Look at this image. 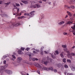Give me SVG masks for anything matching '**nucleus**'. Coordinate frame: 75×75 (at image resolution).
<instances>
[{
    "label": "nucleus",
    "mask_w": 75,
    "mask_h": 75,
    "mask_svg": "<svg viewBox=\"0 0 75 75\" xmlns=\"http://www.w3.org/2000/svg\"><path fill=\"white\" fill-rule=\"evenodd\" d=\"M64 51L65 52H67V56L68 57V58H71L72 57L71 56V55H70V53H69V51L67 50V49L64 48Z\"/></svg>",
    "instance_id": "nucleus-1"
},
{
    "label": "nucleus",
    "mask_w": 75,
    "mask_h": 75,
    "mask_svg": "<svg viewBox=\"0 0 75 75\" xmlns=\"http://www.w3.org/2000/svg\"><path fill=\"white\" fill-rule=\"evenodd\" d=\"M41 62L42 64H44L45 65H46L48 63V61L45 62V59H42Z\"/></svg>",
    "instance_id": "nucleus-2"
},
{
    "label": "nucleus",
    "mask_w": 75,
    "mask_h": 75,
    "mask_svg": "<svg viewBox=\"0 0 75 75\" xmlns=\"http://www.w3.org/2000/svg\"><path fill=\"white\" fill-rule=\"evenodd\" d=\"M43 69L46 71H49V70H52V71L53 70V68L51 67H50L49 68L45 67L43 68Z\"/></svg>",
    "instance_id": "nucleus-3"
},
{
    "label": "nucleus",
    "mask_w": 75,
    "mask_h": 75,
    "mask_svg": "<svg viewBox=\"0 0 75 75\" xmlns=\"http://www.w3.org/2000/svg\"><path fill=\"white\" fill-rule=\"evenodd\" d=\"M5 72H6V73H7V74H11V71L7 69H5Z\"/></svg>",
    "instance_id": "nucleus-4"
},
{
    "label": "nucleus",
    "mask_w": 75,
    "mask_h": 75,
    "mask_svg": "<svg viewBox=\"0 0 75 75\" xmlns=\"http://www.w3.org/2000/svg\"><path fill=\"white\" fill-rule=\"evenodd\" d=\"M21 60H22V58L20 57H19L17 59V61L18 63H20Z\"/></svg>",
    "instance_id": "nucleus-5"
},
{
    "label": "nucleus",
    "mask_w": 75,
    "mask_h": 75,
    "mask_svg": "<svg viewBox=\"0 0 75 75\" xmlns=\"http://www.w3.org/2000/svg\"><path fill=\"white\" fill-rule=\"evenodd\" d=\"M56 55V54L54 53V55L52 54H51L52 57L53 58V59H55L56 58L55 56Z\"/></svg>",
    "instance_id": "nucleus-6"
},
{
    "label": "nucleus",
    "mask_w": 75,
    "mask_h": 75,
    "mask_svg": "<svg viewBox=\"0 0 75 75\" xmlns=\"http://www.w3.org/2000/svg\"><path fill=\"white\" fill-rule=\"evenodd\" d=\"M20 24V23L18 22L17 23H16L15 24H14L13 25H14L15 27L18 26V25H20L21 24Z\"/></svg>",
    "instance_id": "nucleus-7"
},
{
    "label": "nucleus",
    "mask_w": 75,
    "mask_h": 75,
    "mask_svg": "<svg viewBox=\"0 0 75 75\" xmlns=\"http://www.w3.org/2000/svg\"><path fill=\"white\" fill-rule=\"evenodd\" d=\"M32 60L33 61H38V59L36 58H32Z\"/></svg>",
    "instance_id": "nucleus-8"
},
{
    "label": "nucleus",
    "mask_w": 75,
    "mask_h": 75,
    "mask_svg": "<svg viewBox=\"0 0 75 75\" xmlns=\"http://www.w3.org/2000/svg\"><path fill=\"white\" fill-rule=\"evenodd\" d=\"M35 12V11H33L31 12L30 13V14L31 16H33L34 15V13Z\"/></svg>",
    "instance_id": "nucleus-9"
},
{
    "label": "nucleus",
    "mask_w": 75,
    "mask_h": 75,
    "mask_svg": "<svg viewBox=\"0 0 75 75\" xmlns=\"http://www.w3.org/2000/svg\"><path fill=\"white\" fill-rule=\"evenodd\" d=\"M22 51H21V50H18V54H22Z\"/></svg>",
    "instance_id": "nucleus-10"
},
{
    "label": "nucleus",
    "mask_w": 75,
    "mask_h": 75,
    "mask_svg": "<svg viewBox=\"0 0 75 75\" xmlns=\"http://www.w3.org/2000/svg\"><path fill=\"white\" fill-rule=\"evenodd\" d=\"M67 13H68V15H69V16H72V13H71L68 11H67Z\"/></svg>",
    "instance_id": "nucleus-11"
},
{
    "label": "nucleus",
    "mask_w": 75,
    "mask_h": 75,
    "mask_svg": "<svg viewBox=\"0 0 75 75\" xmlns=\"http://www.w3.org/2000/svg\"><path fill=\"white\" fill-rule=\"evenodd\" d=\"M21 2L24 4H27L28 3V1H23V0L21 1Z\"/></svg>",
    "instance_id": "nucleus-12"
},
{
    "label": "nucleus",
    "mask_w": 75,
    "mask_h": 75,
    "mask_svg": "<svg viewBox=\"0 0 75 75\" xmlns=\"http://www.w3.org/2000/svg\"><path fill=\"white\" fill-rule=\"evenodd\" d=\"M6 68H5V67L3 66H2L1 67V71H3Z\"/></svg>",
    "instance_id": "nucleus-13"
},
{
    "label": "nucleus",
    "mask_w": 75,
    "mask_h": 75,
    "mask_svg": "<svg viewBox=\"0 0 75 75\" xmlns=\"http://www.w3.org/2000/svg\"><path fill=\"white\" fill-rule=\"evenodd\" d=\"M47 61H50V62H52V59H50L49 57H47Z\"/></svg>",
    "instance_id": "nucleus-14"
},
{
    "label": "nucleus",
    "mask_w": 75,
    "mask_h": 75,
    "mask_svg": "<svg viewBox=\"0 0 75 75\" xmlns=\"http://www.w3.org/2000/svg\"><path fill=\"white\" fill-rule=\"evenodd\" d=\"M64 21H61L59 23V25H61V24H64Z\"/></svg>",
    "instance_id": "nucleus-15"
},
{
    "label": "nucleus",
    "mask_w": 75,
    "mask_h": 75,
    "mask_svg": "<svg viewBox=\"0 0 75 75\" xmlns=\"http://www.w3.org/2000/svg\"><path fill=\"white\" fill-rule=\"evenodd\" d=\"M13 6L15 8V9H16V8H17V7L16 6V5H15V4H13Z\"/></svg>",
    "instance_id": "nucleus-16"
},
{
    "label": "nucleus",
    "mask_w": 75,
    "mask_h": 75,
    "mask_svg": "<svg viewBox=\"0 0 75 75\" xmlns=\"http://www.w3.org/2000/svg\"><path fill=\"white\" fill-rule=\"evenodd\" d=\"M69 3L70 4H72V3H74V1H70L69 2Z\"/></svg>",
    "instance_id": "nucleus-17"
},
{
    "label": "nucleus",
    "mask_w": 75,
    "mask_h": 75,
    "mask_svg": "<svg viewBox=\"0 0 75 75\" xmlns=\"http://www.w3.org/2000/svg\"><path fill=\"white\" fill-rule=\"evenodd\" d=\"M61 66H62V65H61V64H58L57 65V67H59V68H60V67H61Z\"/></svg>",
    "instance_id": "nucleus-18"
},
{
    "label": "nucleus",
    "mask_w": 75,
    "mask_h": 75,
    "mask_svg": "<svg viewBox=\"0 0 75 75\" xmlns=\"http://www.w3.org/2000/svg\"><path fill=\"white\" fill-rule=\"evenodd\" d=\"M55 53H56V54H57V55H58V54H59V52H58V50H56L55 51Z\"/></svg>",
    "instance_id": "nucleus-19"
},
{
    "label": "nucleus",
    "mask_w": 75,
    "mask_h": 75,
    "mask_svg": "<svg viewBox=\"0 0 75 75\" xmlns=\"http://www.w3.org/2000/svg\"><path fill=\"white\" fill-rule=\"evenodd\" d=\"M24 15V16H30V14L29 13H25Z\"/></svg>",
    "instance_id": "nucleus-20"
},
{
    "label": "nucleus",
    "mask_w": 75,
    "mask_h": 75,
    "mask_svg": "<svg viewBox=\"0 0 75 75\" xmlns=\"http://www.w3.org/2000/svg\"><path fill=\"white\" fill-rule=\"evenodd\" d=\"M37 67H40V65L38 63H36Z\"/></svg>",
    "instance_id": "nucleus-21"
},
{
    "label": "nucleus",
    "mask_w": 75,
    "mask_h": 75,
    "mask_svg": "<svg viewBox=\"0 0 75 75\" xmlns=\"http://www.w3.org/2000/svg\"><path fill=\"white\" fill-rule=\"evenodd\" d=\"M27 55H29V57H31V53L30 52H28L27 53Z\"/></svg>",
    "instance_id": "nucleus-22"
},
{
    "label": "nucleus",
    "mask_w": 75,
    "mask_h": 75,
    "mask_svg": "<svg viewBox=\"0 0 75 75\" xmlns=\"http://www.w3.org/2000/svg\"><path fill=\"white\" fill-rule=\"evenodd\" d=\"M63 62H64V63H65V62H66V59H65V58L63 59Z\"/></svg>",
    "instance_id": "nucleus-23"
},
{
    "label": "nucleus",
    "mask_w": 75,
    "mask_h": 75,
    "mask_svg": "<svg viewBox=\"0 0 75 75\" xmlns=\"http://www.w3.org/2000/svg\"><path fill=\"white\" fill-rule=\"evenodd\" d=\"M67 62H69V63H71V61L70 59H67Z\"/></svg>",
    "instance_id": "nucleus-24"
},
{
    "label": "nucleus",
    "mask_w": 75,
    "mask_h": 75,
    "mask_svg": "<svg viewBox=\"0 0 75 75\" xmlns=\"http://www.w3.org/2000/svg\"><path fill=\"white\" fill-rule=\"evenodd\" d=\"M71 69L72 71H74V70H75V67H72V68H71Z\"/></svg>",
    "instance_id": "nucleus-25"
},
{
    "label": "nucleus",
    "mask_w": 75,
    "mask_h": 75,
    "mask_svg": "<svg viewBox=\"0 0 75 75\" xmlns=\"http://www.w3.org/2000/svg\"><path fill=\"white\" fill-rule=\"evenodd\" d=\"M71 54L72 56H75V54L74 53H71Z\"/></svg>",
    "instance_id": "nucleus-26"
},
{
    "label": "nucleus",
    "mask_w": 75,
    "mask_h": 75,
    "mask_svg": "<svg viewBox=\"0 0 75 75\" xmlns=\"http://www.w3.org/2000/svg\"><path fill=\"white\" fill-rule=\"evenodd\" d=\"M62 47L63 48H65L67 47V45H62Z\"/></svg>",
    "instance_id": "nucleus-27"
},
{
    "label": "nucleus",
    "mask_w": 75,
    "mask_h": 75,
    "mask_svg": "<svg viewBox=\"0 0 75 75\" xmlns=\"http://www.w3.org/2000/svg\"><path fill=\"white\" fill-rule=\"evenodd\" d=\"M70 8H72L73 9L75 8V6H70Z\"/></svg>",
    "instance_id": "nucleus-28"
},
{
    "label": "nucleus",
    "mask_w": 75,
    "mask_h": 75,
    "mask_svg": "<svg viewBox=\"0 0 75 75\" xmlns=\"http://www.w3.org/2000/svg\"><path fill=\"white\" fill-rule=\"evenodd\" d=\"M71 21H68L67 23V24H71Z\"/></svg>",
    "instance_id": "nucleus-29"
},
{
    "label": "nucleus",
    "mask_w": 75,
    "mask_h": 75,
    "mask_svg": "<svg viewBox=\"0 0 75 75\" xmlns=\"http://www.w3.org/2000/svg\"><path fill=\"white\" fill-rule=\"evenodd\" d=\"M12 57H13V58H14V59H16V57H15V56L14 55H12Z\"/></svg>",
    "instance_id": "nucleus-30"
},
{
    "label": "nucleus",
    "mask_w": 75,
    "mask_h": 75,
    "mask_svg": "<svg viewBox=\"0 0 75 75\" xmlns=\"http://www.w3.org/2000/svg\"><path fill=\"white\" fill-rule=\"evenodd\" d=\"M37 6V4H36L35 5H34L33 6V7L34 8H36V7Z\"/></svg>",
    "instance_id": "nucleus-31"
},
{
    "label": "nucleus",
    "mask_w": 75,
    "mask_h": 75,
    "mask_svg": "<svg viewBox=\"0 0 75 75\" xmlns=\"http://www.w3.org/2000/svg\"><path fill=\"white\" fill-rule=\"evenodd\" d=\"M32 58H31V57H30L29 58V61H31V60H32Z\"/></svg>",
    "instance_id": "nucleus-32"
},
{
    "label": "nucleus",
    "mask_w": 75,
    "mask_h": 75,
    "mask_svg": "<svg viewBox=\"0 0 75 75\" xmlns=\"http://www.w3.org/2000/svg\"><path fill=\"white\" fill-rule=\"evenodd\" d=\"M16 6H17V7H18V6H20V4H16Z\"/></svg>",
    "instance_id": "nucleus-33"
},
{
    "label": "nucleus",
    "mask_w": 75,
    "mask_h": 75,
    "mask_svg": "<svg viewBox=\"0 0 75 75\" xmlns=\"http://www.w3.org/2000/svg\"><path fill=\"white\" fill-rule=\"evenodd\" d=\"M33 53H34V54H38V53H37V52L34 51H33Z\"/></svg>",
    "instance_id": "nucleus-34"
},
{
    "label": "nucleus",
    "mask_w": 75,
    "mask_h": 75,
    "mask_svg": "<svg viewBox=\"0 0 75 75\" xmlns=\"http://www.w3.org/2000/svg\"><path fill=\"white\" fill-rule=\"evenodd\" d=\"M10 3V2H8V3H6L5 4H6V5H8Z\"/></svg>",
    "instance_id": "nucleus-35"
},
{
    "label": "nucleus",
    "mask_w": 75,
    "mask_h": 75,
    "mask_svg": "<svg viewBox=\"0 0 75 75\" xmlns=\"http://www.w3.org/2000/svg\"><path fill=\"white\" fill-rule=\"evenodd\" d=\"M64 67L65 68H68V66H67V65L66 64L64 65Z\"/></svg>",
    "instance_id": "nucleus-36"
},
{
    "label": "nucleus",
    "mask_w": 75,
    "mask_h": 75,
    "mask_svg": "<svg viewBox=\"0 0 75 75\" xmlns=\"http://www.w3.org/2000/svg\"><path fill=\"white\" fill-rule=\"evenodd\" d=\"M25 48H23V47H21V50H22V51H24V50H25Z\"/></svg>",
    "instance_id": "nucleus-37"
},
{
    "label": "nucleus",
    "mask_w": 75,
    "mask_h": 75,
    "mask_svg": "<svg viewBox=\"0 0 75 75\" xmlns=\"http://www.w3.org/2000/svg\"><path fill=\"white\" fill-rule=\"evenodd\" d=\"M3 62H4V64H6V60H4V61Z\"/></svg>",
    "instance_id": "nucleus-38"
},
{
    "label": "nucleus",
    "mask_w": 75,
    "mask_h": 75,
    "mask_svg": "<svg viewBox=\"0 0 75 75\" xmlns=\"http://www.w3.org/2000/svg\"><path fill=\"white\" fill-rule=\"evenodd\" d=\"M60 55L61 57H62V58H63L64 57V55H63V54H60Z\"/></svg>",
    "instance_id": "nucleus-39"
},
{
    "label": "nucleus",
    "mask_w": 75,
    "mask_h": 75,
    "mask_svg": "<svg viewBox=\"0 0 75 75\" xmlns=\"http://www.w3.org/2000/svg\"><path fill=\"white\" fill-rule=\"evenodd\" d=\"M67 75H72L73 74L72 73L69 74V73H68L67 74Z\"/></svg>",
    "instance_id": "nucleus-40"
},
{
    "label": "nucleus",
    "mask_w": 75,
    "mask_h": 75,
    "mask_svg": "<svg viewBox=\"0 0 75 75\" xmlns=\"http://www.w3.org/2000/svg\"><path fill=\"white\" fill-rule=\"evenodd\" d=\"M7 66H8V64H6L4 67H5V68H6V67H7Z\"/></svg>",
    "instance_id": "nucleus-41"
},
{
    "label": "nucleus",
    "mask_w": 75,
    "mask_h": 75,
    "mask_svg": "<svg viewBox=\"0 0 75 75\" xmlns=\"http://www.w3.org/2000/svg\"><path fill=\"white\" fill-rule=\"evenodd\" d=\"M23 18H24V16H22L21 17V19H22Z\"/></svg>",
    "instance_id": "nucleus-42"
},
{
    "label": "nucleus",
    "mask_w": 75,
    "mask_h": 75,
    "mask_svg": "<svg viewBox=\"0 0 75 75\" xmlns=\"http://www.w3.org/2000/svg\"><path fill=\"white\" fill-rule=\"evenodd\" d=\"M37 72H38V73L39 74H40V71H39V70H38L37 71Z\"/></svg>",
    "instance_id": "nucleus-43"
},
{
    "label": "nucleus",
    "mask_w": 75,
    "mask_h": 75,
    "mask_svg": "<svg viewBox=\"0 0 75 75\" xmlns=\"http://www.w3.org/2000/svg\"><path fill=\"white\" fill-rule=\"evenodd\" d=\"M40 54H41V55H43V52H40Z\"/></svg>",
    "instance_id": "nucleus-44"
},
{
    "label": "nucleus",
    "mask_w": 75,
    "mask_h": 75,
    "mask_svg": "<svg viewBox=\"0 0 75 75\" xmlns=\"http://www.w3.org/2000/svg\"><path fill=\"white\" fill-rule=\"evenodd\" d=\"M63 34L64 35H67V33H63Z\"/></svg>",
    "instance_id": "nucleus-45"
},
{
    "label": "nucleus",
    "mask_w": 75,
    "mask_h": 75,
    "mask_svg": "<svg viewBox=\"0 0 75 75\" xmlns=\"http://www.w3.org/2000/svg\"><path fill=\"white\" fill-rule=\"evenodd\" d=\"M3 16H5H5H6V17H7V15L6 14H3Z\"/></svg>",
    "instance_id": "nucleus-46"
},
{
    "label": "nucleus",
    "mask_w": 75,
    "mask_h": 75,
    "mask_svg": "<svg viewBox=\"0 0 75 75\" xmlns=\"http://www.w3.org/2000/svg\"><path fill=\"white\" fill-rule=\"evenodd\" d=\"M73 34H74V35H75V31H73Z\"/></svg>",
    "instance_id": "nucleus-47"
},
{
    "label": "nucleus",
    "mask_w": 75,
    "mask_h": 75,
    "mask_svg": "<svg viewBox=\"0 0 75 75\" xmlns=\"http://www.w3.org/2000/svg\"><path fill=\"white\" fill-rule=\"evenodd\" d=\"M29 50H30V49H29L28 48H27L26 49V50H27V51H28Z\"/></svg>",
    "instance_id": "nucleus-48"
},
{
    "label": "nucleus",
    "mask_w": 75,
    "mask_h": 75,
    "mask_svg": "<svg viewBox=\"0 0 75 75\" xmlns=\"http://www.w3.org/2000/svg\"><path fill=\"white\" fill-rule=\"evenodd\" d=\"M61 70H62V71H63V70H64V67H62L61 68Z\"/></svg>",
    "instance_id": "nucleus-49"
},
{
    "label": "nucleus",
    "mask_w": 75,
    "mask_h": 75,
    "mask_svg": "<svg viewBox=\"0 0 75 75\" xmlns=\"http://www.w3.org/2000/svg\"><path fill=\"white\" fill-rule=\"evenodd\" d=\"M44 52H45V54H48V52H47V51H44Z\"/></svg>",
    "instance_id": "nucleus-50"
},
{
    "label": "nucleus",
    "mask_w": 75,
    "mask_h": 75,
    "mask_svg": "<svg viewBox=\"0 0 75 75\" xmlns=\"http://www.w3.org/2000/svg\"><path fill=\"white\" fill-rule=\"evenodd\" d=\"M39 3H42V1H39Z\"/></svg>",
    "instance_id": "nucleus-51"
},
{
    "label": "nucleus",
    "mask_w": 75,
    "mask_h": 75,
    "mask_svg": "<svg viewBox=\"0 0 75 75\" xmlns=\"http://www.w3.org/2000/svg\"><path fill=\"white\" fill-rule=\"evenodd\" d=\"M6 57H7L6 56H3V58H6Z\"/></svg>",
    "instance_id": "nucleus-52"
},
{
    "label": "nucleus",
    "mask_w": 75,
    "mask_h": 75,
    "mask_svg": "<svg viewBox=\"0 0 75 75\" xmlns=\"http://www.w3.org/2000/svg\"><path fill=\"white\" fill-rule=\"evenodd\" d=\"M18 19H21V17H18Z\"/></svg>",
    "instance_id": "nucleus-53"
},
{
    "label": "nucleus",
    "mask_w": 75,
    "mask_h": 75,
    "mask_svg": "<svg viewBox=\"0 0 75 75\" xmlns=\"http://www.w3.org/2000/svg\"><path fill=\"white\" fill-rule=\"evenodd\" d=\"M37 7H40V5H37Z\"/></svg>",
    "instance_id": "nucleus-54"
},
{
    "label": "nucleus",
    "mask_w": 75,
    "mask_h": 75,
    "mask_svg": "<svg viewBox=\"0 0 75 75\" xmlns=\"http://www.w3.org/2000/svg\"><path fill=\"white\" fill-rule=\"evenodd\" d=\"M54 72H57V70L55 69L54 70Z\"/></svg>",
    "instance_id": "nucleus-55"
},
{
    "label": "nucleus",
    "mask_w": 75,
    "mask_h": 75,
    "mask_svg": "<svg viewBox=\"0 0 75 75\" xmlns=\"http://www.w3.org/2000/svg\"><path fill=\"white\" fill-rule=\"evenodd\" d=\"M35 51H37V52H38L39 51V50H35Z\"/></svg>",
    "instance_id": "nucleus-56"
},
{
    "label": "nucleus",
    "mask_w": 75,
    "mask_h": 75,
    "mask_svg": "<svg viewBox=\"0 0 75 75\" xmlns=\"http://www.w3.org/2000/svg\"><path fill=\"white\" fill-rule=\"evenodd\" d=\"M3 14H2V17H4V16H5V15H3Z\"/></svg>",
    "instance_id": "nucleus-57"
},
{
    "label": "nucleus",
    "mask_w": 75,
    "mask_h": 75,
    "mask_svg": "<svg viewBox=\"0 0 75 75\" xmlns=\"http://www.w3.org/2000/svg\"><path fill=\"white\" fill-rule=\"evenodd\" d=\"M68 15H67L65 17V18H67V17H68Z\"/></svg>",
    "instance_id": "nucleus-58"
},
{
    "label": "nucleus",
    "mask_w": 75,
    "mask_h": 75,
    "mask_svg": "<svg viewBox=\"0 0 75 75\" xmlns=\"http://www.w3.org/2000/svg\"><path fill=\"white\" fill-rule=\"evenodd\" d=\"M67 7L68 6H67L64 5V7Z\"/></svg>",
    "instance_id": "nucleus-59"
},
{
    "label": "nucleus",
    "mask_w": 75,
    "mask_h": 75,
    "mask_svg": "<svg viewBox=\"0 0 75 75\" xmlns=\"http://www.w3.org/2000/svg\"><path fill=\"white\" fill-rule=\"evenodd\" d=\"M20 4L21 5V6H23V4H22V3H20Z\"/></svg>",
    "instance_id": "nucleus-60"
},
{
    "label": "nucleus",
    "mask_w": 75,
    "mask_h": 75,
    "mask_svg": "<svg viewBox=\"0 0 75 75\" xmlns=\"http://www.w3.org/2000/svg\"><path fill=\"white\" fill-rule=\"evenodd\" d=\"M17 12H18V11H19V8H18V10L17 11Z\"/></svg>",
    "instance_id": "nucleus-61"
},
{
    "label": "nucleus",
    "mask_w": 75,
    "mask_h": 75,
    "mask_svg": "<svg viewBox=\"0 0 75 75\" xmlns=\"http://www.w3.org/2000/svg\"><path fill=\"white\" fill-rule=\"evenodd\" d=\"M22 75H25V74H24V73H22Z\"/></svg>",
    "instance_id": "nucleus-62"
},
{
    "label": "nucleus",
    "mask_w": 75,
    "mask_h": 75,
    "mask_svg": "<svg viewBox=\"0 0 75 75\" xmlns=\"http://www.w3.org/2000/svg\"><path fill=\"white\" fill-rule=\"evenodd\" d=\"M1 3H2V1H0V4H1Z\"/></svg>",
    "instance_id": "nucleus-63"
},
{
    "label": "nucleus",
    "mask_w": 75,
    "mask_h": 75,
    "mask_svg": "<svg viewBox=\"0 0 75 75\" xmlns=\"http://www.w3.org/2000/svg\"><path fill=\"white\" fill-rule=\"evenodd\" d=\"M67 8H70V7L69 6H67Z\"/></svg>",
    "instance_id": "nucleus-64"
}]
</instances>
